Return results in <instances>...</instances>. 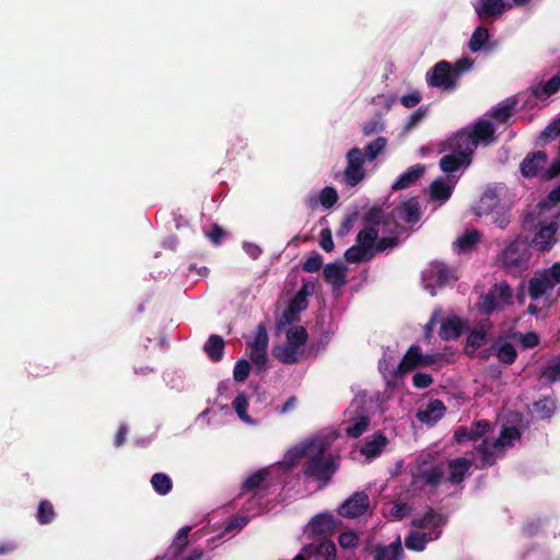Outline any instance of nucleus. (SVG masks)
Returning a JSON list of instances; mask_svg holds the SVG:
<instances>
[{
	"mask_svg": "<svg viewBox=\"0 0 560 560\" xmlns=\"http://www.w3.org/2000/svg\"><path fill=\"white\" fill-rule=\"evenodd\" d=\"M547 162V154L544 151L528 153L520 164L521 174L526 178H533L541 174Z\"/></svg>",
	"mask_w": 560,
	"mask_h": 560,
	"instance_id": "9d476101",
	"label": "nucleus"
},
{
	"mask_svg": "<svg viewBox=\"0 0 560 560\" xmlns=\"http://www.w3.org/2000/svg\"><path fill=\"white\" fill-rule=\"evenodd\" d=\"M474 66V60L468 57H463L458 59L454 65H452V73L455 80L458 82L459 78L468 72Z\"/></svg>",
	"mask_w": 560,
	"mask_h": 560,
	"instance_id": "13d9d810",
	"label": "nucleus"
},
{
	"mask_svg": "<svg viewBox=\"0 0 560 560\" xmlns=\"http://www.w3.org/2000/svg\"><path fill=\"white\" fill-rule=\"evenodd\" d=\"M553 289V284L545 271L528 281V293L533 300H537Z\"/></svg>",
	"mask_w": 560,
	"mask_h": 560,
	"instance_id": "c85d7f7f",
	"label": "nucleus"
},
{
	"mask_svg": "<svg viewBox=\"0 0 560 560\" xmlns=\"http://www.w3.org/2000/svg\"><path fill=\"white\" fill-rule=\"evenodd\" d=\"M457 183L455 175H447L446 179L439 177L430 184V198L433 201L445 202L447 201L453 192V189Z\"/></svg>",
	"mask_w": 560,
	"mask_h": 560,
	"instance_id": "9b49d317",
	"label": "nucleus"
},
{
	"mask_svg": "<svg viewBox=\"0 0 560 560\" xmlns=\"http://www.w3.org/2000/svg\"><path fill=\"white\" fill-rule=\"evenodd\" d=\"M57 514L52 503L48 500H42L36 512V520L40 525H47L55 521Z\"/></svg>",
	"mask_w": 560,
	"mask_h": 560,
	"instance_id": "ea45409f",
	"label": "nucleus"
},
{
	"mask_svg": "<svg viewBox=\"0 0 560 560\" xmlns=\"http://www.w3.org/2000/svg\"><path fill=\"white\" fill-rule=\"evenodd\" d=\"M323 266V257L319 253L313 252L311 256L303 262L302 269L305 272H317Z\"/></svg>",
	"mask_w": 560,
	"mask_h": 560,
	"instance_id": "680f3d73",
	"label": "nucleus"
},
{
	"mask_svg": "<svg viewBox=\"0 0 560 560\" xmlns=\"http://www.w3.org/2000/svg\"><path fill=\"white\" fill-rule=\"evenodd\" d=\"M498 445L492 444L489 445L486 440H483L476 448L477 452L481 455L482 464L485 465H492L493 464V448Z\"/></svg>",
	"mask_w": 560,
	"mask_h": 560,
	"instance_id": "e2e57ef3",
	"label": "nucleus"
},
{
	"mask_svg": "<svg viewBox=\"0 0 560 560\" xmlns=\"http://www.w3.org/2000/svg\"><path fill=\"white\" fill-rule=\"evenodd\" d=\"M529 245L527 241L517 236L506 244L502 249L499 259L504 269L512 272L526 267L529 259Z\"/></svg>",
	"mask_w": 560,
	"mask_h": 560,
	"instance_id": "f03ea898",
	"label": "nucleus"
},
{
	"mask_svg": "<svg viewBox=\"0 0 560 560\" xmlns=\"http://www.w3.org/2000/svg\"><path fill=\"white\" fill-rule=\"evenodd\" d=\"M444 477L441 465L423 460L411 469V486L417 489L425 487L436 488Z\"/></svg>",
	"mask_w": 560,
	"mask_h": 560,
	"instance_id": "7ed1b4c3",
	"label": "nucleus"
},
{
	"mask_svg": "<svg viewBox=\"0 0 560 560\" xmlns=\"http://www.w3.org/2000/svg\"><path fill=\"white\" fill-rule=\"evenodd\" d=\"M535 98L544 100L560 91V73L551 77L547 82L532 85L528 89Z\"/></svg>",
	"mask_w": 560,
	"mask_h": 560,
	"instance_id": "bb28decb",
	"label": "nucleus"
},
{
	"mask_svg": "<svg viewBox=\"0 0 560 560\" xmlns=\"http://www.w3.org/2000/svg\"><path fill=\"white\" fill-rule=\"evenodd\" d=\"M505 3L503 0H480L478 5H475V12L482 21L495 18L503 13Z\"/></svg>",
	"mask_w": 560,
	"mask_h": 560,
	"instance_id": "412c9836",
	"label": "nucleus"
},
{
	"mask_svg": "<svg viewBox=\"0 0 560 560\" xmlns=\"http://www.w3.org/2000/svg\"><path fill=\"white\" fill-rule=\"evenodd\" d=\"M478 307L480 312L485 315H491L495 311L500 310V302L497 301L493 293L489 290V292L481 296Z\"/></svg>",
	"mask_w": 560,
	"mask_h": 560,
	"instance_id": "603ef678",
	"label": "nucleus"
},
{
	"mask_svg": "<svg viewBox=\"0 0 560 560\" xmlns=\"http://www.w3.org/2000/svg\"><path fill=\"white\" fill-rule=\"evenodd\" d=\"M446 518L433 508H428L423 516L415 518L412 525L417 528H439L445 525Z\"/></svg>",
	"mask_w": 560,
	"mask_h": 560,
	"instance_id": "7c9ffc66",
	"label": "nucleus"
},
{
	"mask_svg": "<svg viewBox=\"0 0 560 560\" xmlns=\"http://www.w3.org/2000/svg\"><path fill=\"white\" fill-rule=\"evenodd\" d=\"M558 231V224L551 222L548 225L541 226L533 238V244L540 252L550 250L555 243V234Z\"/></svg>",
	"mask_w": 560,
	"mask_h": 560,
	"instance_id": "dca6fc26",
	"label": "nucleus"
},
{
	"mask_svg": "<svg viewBox=\"0 0 560 560\" xmlns=\"http://www.w3.org/2000/svg\"><path fill=\"white\" fill-rule=\"evenodd\" d=\"M307 557H318L323 560H336V545L332 540L323 539L318 544H308L302 548Z\"/></svg>",
	"mask_w": 560,
	"mask_h": 560,
	"instance_id": "ddd939ff",
	"label": "nucleus"
},
{
	"mask_svg": "<svg viewBox=\"0 0 560 560\" xmlns=\"http://www.w3.org/2000/svg\"><path fill=\"white\" fill-rule=\"evenodd\" d=\"M430 278L439 285L446 284L450 280L455 279L453 270L444 262H433L430 267Z\"/></svg>",
	"mask_w": 560,
	"mask_h": 560,
	"instance_id": "f704fd0d",
	"label": "nucleus"
},
{
	"mask_svg": "<svg viewBox=\"0 0 560 560\" xmlns=\"http://www.w3.org/2000/svg\"><path fill=\"white\" fill-rule=\"evenodd\" d=\"M315 439L304 441L301 444L289 450L284 457V463L289 468H293L300 459H307L312 448L314 447Z\"/></svg>",
	"mask_w": 560,
	"mask_h": 560,
	"instance_id": "b1692460",
	"label": "nucleus"
},
{
	"mask_svg": "<svg viewBox=\"0 0 560 560\" xmlns=\"http://www.w3.org/2000/svg\"><path fill=\"white\" fill-rule=\"evenodd\" d=\"M269 470L261 468L249 475L242 483V492H262L269 489L270 482L268 481Z\"/></svg>",
	"mask_w": 560,
	"mask_h": 560,
	"instance_id": "f8f14e48",
	"label": "nucleus"
},
{
	"mask_svg": "<svg viewBox=\"0 0 560 560\" xmlns=\"http://www.w3.org/2000/svg\"><path fill=\"white\" fill-rule=\"evenodd\" d=\"M424 166L422 164H416L409 167L405 173L400 174L398 179L392 185L393 190H401L413 185L423 174Z\"/></svg>",
	"mask_w": 560,
	"mask_h": 560,
	"instance_id": "a878e982",
	"label": "nucleus"
},
{
	"mask_svg": "<svg viewBox=\"0 0 560 560\" xmlns=\"http://www.w3.org/2000/svg\"><path fill=\"white\" fill-rule=\"evenodd\" d=\"M482 234L477 229L466 230V232L458 236L453 243V248L458 254L471 250L480 241Z\"/></svg>",
	"mask_w": 560,
	"mask_h": 560,
	"instance_id": "393cba45",
	"label": "nucleus"
},
{
	"mask_svg": "<svg viewBox=\"0 0 560 560\" xmlns=\"http://www.w3.org/2000/svg\"><path fill=\"white\" fill-rule=\"evenodd\" d=\"M489 32L485 26H477L468 42V48L471 52L481 50L489 40Z\"/></svg>",
	"mask_w": 560,
	"mask_h": 560,
	"instance_id": "58836bf2",
	"label": "nucleus"
},
{
	"mask_svg": "<svg viewBox=\"0 0 560 560\" xmlns=\"http://www.w3.org/2000/svg\"><path fill=\"white\" fill-rule=\"evenodd\" d=\"M490 291L493 293L497 301L500 302V306L511 303L512 289L506 282L494 284Z\"/></svg>",
	"mask_w": 560,
	"mask_h": 560,
	"instance_id": "864d4df0",
	"label": "nucleus"
},
{
	"mask_svg": "<svg viewBox=\"0 0 560 560\" xmlns=\"http://www.w3.org/2000/svg\"><path fill=\"white\" fill-rule=\"evenodd\" d=\"M378 237V230L374 226H364L357 235L355 242L370 253H374L375 242Z\"/></svg>",
	"mask_w": 560,
	"mask_h": 560,
	"instance_id": "c9c22d12",
	"label": "nucleus"
},
{
	"mask_svg": "<svg viewBox=\"0 0 560 560\" xmlns=\"http://www.w3.org/2000/svg\"><path fill=\"white\" fill-rule=\"evenodd\" d=\"M470 164L471 159H468V155L456 154L454 152L442 156L439 162L441 171L447 175H453V173L458 171L460 167L466 168Z\"/></svg>",
	"mask_w": 560,
	"mask_h": 560,
	"instance_id": "6ab92c4d",
	"label": "nucleus"
},
{
	"mask_svg": "<svg viewBox=\"0 0 560 560\" xmlns=\"http://www.w3.org/2000/svg\"><path fill=\"white\" fill-rule=\"evenodd\" d=\"M430 539L431 538H428V535L424 533L410 532L405 538V546L409 550L422 551Z\"/></svg>",
	"mask_w": 560,
	"mask_h": 560,
	"instance_id": "c03bdc74",
	"label": "nucleus"
},
{
	"mask_svg": "<svg viewBox=\"0 0 560 560\" xmlns=\"http://www.w3.org/2000/svg\"><path fill=\"white\" fill-rule=\"evenodd\" d=\"M383 218L384 210L382 206L374 205L364 212L362 220L366 223L365 226H374V229H377L383 222Z\"/></svg>",
	"mask_w": 560,
	"mask_h": 560,
	"instance_id": "09e8293b",
	"label": "nucleus"
},
{
	"mask_svg": "<svg viewBox=\"0 0 560 560\" xmlns=\"http://www.w3.org/2000/svg\"><path fill=\"white\" fill-rule=\"evenodd\" d=\"M521 432L516 427H504L501 430L500 438L497 440L495 445H504L505 441L518 440Z\"/></svg>",
	"mask_w": 560,
	"mask_h": 560,
	"instance_id": "0e129e2a",
	"label": "nucleus"
},
{
	"mask_svg": "<svg viewBox=\"0 0 560 560\" xmlns=\"http://www.w3.org/2000/svg\"><path fill=\"white\" fill-rule=\"evenodd\" d=\"M514 106H515V102H512L510 104H504L502 106L493 107L490 110L489 115L491 118H493L498 122L504 124L513 115Z\"/></svg>",
	"mask_w": 560,
	"mask_h": 560,
	"instance_id": "5fc2aeb1",
	"label": "nucleus"
},
{
	"mask_svg": "<svg viewBox=\"0 0 560 560\" xmlns=\"http://www.w3.org/2000/svg\"><path fill=\"white\" fill-rule=\"evenodd\" d=\"M386 144L387 139L382 136L368 143L363 150L366 161H374L384 151Z\"/></svg>",
	"mask_w": 560,
	"mask_h": 560,
	"instance_id": "37998d69",
	"label": "nucleus"
},
{
	"mask_svg": "<svg viewBox=\"0 0 560 560\" xmlns=\"http://www.w3.org/2000/svg\"><path fill=\"white\" fill-rule=\"evenodd\" d=\"M338 200V194L334 187L326 186L319 192V201L324 208H331Z\"/></svg>",
	"mask_w": 560,
	"mask_h": 560,
	"instance_id": "bf43d9fd",
	"label": "nucleus"
},
{
	"mask_svg": "<svg viewBox=\"0 0 560 560\" xmlns=\"http://www.w3.org/2000/svg\"><path fill=\"white\" fill-rule=\"evenodd\" d=\"M417 368H420V347L418 345H412L408 348L398 364L395 371V376L401 377Z\"/></svg>",
	"mask_w": 560,
	"mask_h": 560,
	"instance_id": "f3484780",
	"label": "nucleus"
},
{
	"mask_svg": "<svg viewBox=\"0 0 560 560\" xmlns=\"http://www.w3.org/2000/svg\"><path fill=\"white\" fill-rule=\"evenodd\" d=\"M487 342V331L483 328L472 329L466 340L465 352L472 355L477 349Z\"/></svg>",
	"mask_w": 560,
	"mask_h": 560,
	"instance_id": "e433bc0d",
	"label": "nucleus"
},
{
	"mask_svg": "<svg viewBox=\"0 0 560 560\" xmlns=\"http://www.w3.org/2000/svg\"><path fill=\"white\" fill-rule=\"evenodd\" d=\"M465 323L458 316L446 317L440 327L439 336L442 340H455L464 330Z\"/></svg>",
	"mask_w": 560,
	"mask_h": 560,
	"instance_id": "a211bd4d",
	"label": "nucleus"
},
{
	"mask_svg": "<svg viewBox=\"0 0 560 560\" xmlns=\"http://www.w3.org/2000/svg\"><path fill=\"white\" fill-rule=\"evenodd\" d=\"M491 428L488 420H477L470 427H459L454 433V440L458 444H465L469 441H477L482 438Z\"/></svg>",
	"mask_w": 560,
	"mask_h": 560,
	"instance_id": "1a4fd4ad",
	"label": "nucleus"
},
{
	"mask_svg": "<svg viewBox=\"0 0 560 560\" xmlns=\"http://www.w3.org/2000/svg\"><path fill=\"white\" fill-rule=\"evenodd\" d=\"M224 349V339L215 334L210 335L203 345V351L212 362H220L223 359Z\"/></svg>",
	"mask_w": 560,
	"mask_h": 560,
	"instance_id": "2f4dec72",
	"label": "nucleus"
},
{
	"mask_svg": "<svg viewBox=\"0 0 560 560\" xmlns=\"http://www.w3.org/2000/svg\"><path fill=\"white\" fill-rule=\"evenodd\" d=\"M346 272L347 267L337 262H329L323 269L325 281L335 288H340L346 283Z\"/></svg>",
	"mask_w": 560,
	"mask_h": 560,
	"instance_id": "5701e85b",
	"label": "nucleus"
},
{
	"mask_svg": "<svg viewBox=\"0 0 560 560\" xmlns=\"http://www.w3.org/2000/svg\"><path fill=\"white\" fill-rule=\"evenodd\" d=\"M395 210L399 218L407 223L413 224L421 219L420 205L415 197L401 202Z\"/></svg>",
	"mask_w": 560,
	"mask_h": 560,
	"instance_id": "4be33fe9",
	"label": "nucleus"
},
{
	"mask_svg": "<svg viewBox=\"0 0 560 560\" xmlns=\"http://www.w3.org/2000/svg\"><path fill=\"white\" fill-rule=\"evenodd\" d=\"M446 407L440 399L431 400L425 409L417 412V418L422 423H435L443 418Z\"/></svg>",
	"mask_w": 560,
	"mask_h": 560,
	"instance_id": "aec40b11",
	"label": "nucleus"
},
{
	"mask_svg": "<svg viewBox=\"0 0 560 560\" xmlns=\"http://www.w3.org/2000/svg\"><path fill=\"white\" fill-rule=\"evenodd\" d=\"M151 485L153 489L161 495L167 494L173 488L171 478L164 472H155L151 477Z\"/></svg>",
	"mask_w": 560,
	"mask_h": 560,
	"instance_id": "a18cd8bd",
	"label": "nucleus"
},
{
	"mask_svg": "<svg viewBox=\"0 0 560 560\" xmlns=\"http://www.w3.org/2000/svg\"><path fill=\"white\" fill-rule=\"evenodd\" d=\"M429 86L439 88L443 91H453L457 88V81L452 73V63L446 60L436 62L427 73Z\"/></svg>",
	"mask_w": 560,
	"mask_h": 560,
	"instance_id": "39448f33",
	"label": "nucleus"
},
{
	"mask_svg": "<svg viewBox=\"0 0 560 560\" xmlns=\"http://www.w3.org/2000/svg\"><path fill=\"white\" fill-rule=\"evenodd\" d=\"M346 159L347 166L343 172L345 180L348 186L354 187L365 178L366 174L363 165L366 159L364 158L363 151L358 147L350 149L347 152Z\"/></svg>",
	"mask_w": 560,
	"mask_h": 560,
	"instance_id": "423d86ee",
	"label": "nucleus"
},
{
	"mask_svg": "<svg viewBox=\"0 0 560 560\" xmlns=\"http://www.w3.org/2000/svg\"><path fill=\"white\" fill-rule=\"evenodd\" d=\"M374 257V253H370L359 244L352 245L345 253V259L350 264H359L369 261Z\"/></svg>",
	"mask_w": 560,
	"mask_h": 560,
	"instance_id": "4c0bfd02",
	"label": "nucleus"
},
{
	"mask_svg": "<svg viewBox=\"0 0 560 560\" xmlns=\"http://www.w3.org/2000/svg\"><path fill=\"white\" fill-rule=\"evenodd\" d=\"M307 331L303 326H294L287 331L288 345L299 349L307 340Z\"/></svg>",
	"mask_w": 560,
	"mask_h": 560,
	"instance_id": "49530a36",
	"label": "nucleus"
},
{
	"mask_svg": "<svg viewBox=\"0 0 560 560\" xmlns=\"http://www.w3.org/2000/svg\"><path fill=\"white\" fill-rule=\"evenodd\" d=\"M190 530H191L190 526H184L178 530V533L171 546V550L173 551L174 557L179 556L183 552V550L187 547L188 536H189Z\"/></svg>",
	"mask_w": 560,
	"mask_h": 560,
	"instance_id": "8fccbe9b",
	"label": "nucleus"
},
{
	"mask_svg": "<svg viewBox=\"0 0 560 560\" xmlns=\"http://www.w3.org/2000/svg\"><path fill=\"white\" fill-rule=\"evenodd\" d=\"M469 468H470V463L466 458H456V459L451 460L448 463V469H450V474H448V478H447L448 481L452 485L460 483L464 480Z\"/></svg>",
	"mask_w": 560,
	"mask_h": 560,
	"instance_id": "473e14b6",
	"label": "nucleus"
},
{
	"mask_svg": "<svg viewBox=\"0 0 560 560\" xmlns=\"http://www.w3.org/2000/svg\"><path fill=\"white\" fill-rule=\"evenodd\" d=\"M444 148L456 154L468 155V159L472 160L477 145L474 138L468 132V129L465 128L450 137L446 140Z\"/></svg>",
	"mask_w": 560,
	"mask_h": 560,
	"instance_id": "0eeeda50",
	"label": "nucleus"
},
{
	"mask_svg": "<svg viewBox=\"0 0 560 560\" xmlns=\"http://www.w3.org/2000/svg\"><path fill=\"white\" fill-rule=\"evenodd\" d=\"M268 334L264 324L257 326L255 338L248 345L249 358L257 374L267 369Z\"/></svg>",
	"mask_w": 560,
	"mask_h": 560,
	"instance_id": "20e7f679",
	"label": "nucleus"
},
{
	"mask_svg": "<svg viewBox=\"0 0 560 560\" xmlns=\"http://www.w3.org/2000/svg\"><path fill=\"white\" fill-rule=\"evenodd\" d=\"M373 552L374 556H381V560H401L404 556V549L401 546L400 537L398 536L396 540L389 545H375Z\"/></svg>",
	"mask_w": 560,
	"mask_h": 560,
	"instance_id": "c756f323",
	"label": "nucleus"
},
{
	"mask_svg": "<svg viewBox=\"0 0 560 560\" xmlns=\"http://www.w3.org/2000/svg\"><path fill=\"white\" fill-rule=\"evenodd\" d=\"M249 372L250 363L245 359H241L235 363L233 378L235 382L243 383L247 380Z\"/></svg>",
	"mask_w": 560,
	"mask_h": 560,
	"instance_id": "4d7b16f0",
	"label": "nucleus"
},
{
	"mask_svg": "<svg viewBox=\"0 0 560 560\" xmlns=\"http://www.w3.org/2000/svg\"><path fill=\"white\" fill-rule=\"evenodd\" d=\"M335 520L329 514H317L308 523V532L314 537H325L334 532Z\"/></svg>",
	"mask_w": 560,
	"mask_h": 560,
	"instance_id": "2eb2a0df",
	"label": "nucleus"
},
{
	"mask_svg": "<svg viewBox=\"0 0 560 560\" xmlns=\"http://www.w3.org/2000/svg\"><path fill=\"white\" fill-rule=\"evenodd\" d=\"M468 132L474 138L477 147L479 143L488 145L495 140L494 127L489 120L486 119H479L477 122H475L472 129L468 130Z\"/></svg>",
	"mask_w": 560,
	"mask_h": 560,
	"instance_id": "4468645a",
	"label": "nucleus"
},
{
	"mask_svg": "<svg viewBox=\"0 0 560 560\" xmlns=\"http://www.w3.org/2000/svg\"><path fill=\"white\" fill-rule=\"evenodd\" d=\"M558 176H560V159L553 161L551 165L540 174V177L544 180H550Z\"/></svg>",
	"mask_w": 560,
	"mask_h": 560,
	"instance_id": "774afa93",
	"label": "nucleus"
},
{
	"mask_svg": "<svg viewBox=\"0 0 560 560\" xmlns=\"http://www.w3.org/2000/svg\"><path fill=\"white\" fill-rule=\"evenodd\" d=\"M541 378L548 384H553L560 380V353L545 366Z\"/></svg>",
	"mask_w": 560,
	"mask_h": 560,
	"instance_id": "79ce46f5",
	"label": "nucleus"
},
{
	"mask_svg": "<svg viewBox=\"0 0 560 560\" xmlns=\"http://www.w3.org/2000/svg\"><path fill=\"white\" fill-rule=\"evenodd\" d=\"M370 506L369 495L364 491L353 493L338 509L342 517L354 518L365 514Z\"/></svg>",
	"mask_w": 560,
	"mask_h": 560,
	"instance_id": "6e6552de",
	"label": "nucleus"
},
{
	"mask_svg": "<svg viewBox=\"0 0 560 560\" xmlns=\"http://www.w3.org/2000/svg\"><path fill=\"white\" fill-rule=\"evenodd\" d=\"M370 418L368 416H359L350 420L349 425L346 428L348 436L357 439L361 436L369 428Z\"/></svg>",
	"mask_w": 560,
	"mask_h": 560,
	"instance_id": "a19ab883",
	"label": "nucleus"
},
{
	"mask_svg": "<svg viewBox=\"0 0 560 560\" xmlns=\"http://www.w3.org/2000/svg\"><path fill=\"white\" fill-rule=\"evenodd\" d=\"M433 383V377L428 373L417 372L412 376V385L416 388L424 389Z\"/></svg>",
	"mask_w": 560,
	"mask_h": 560,
	"instance_id": "338daca9",
	"label": "nucleus"
},
{
	"mask_svg": "<svg viewBox=\"0 0 560 560\" xmlns=\"http://www.w3.org/2000/svg\"><path fill=\"white\" fill-rule=\"evenodd\" d=\"M328 443L324 439H315L314 447L308 457L302 464V474L314 481H318L319 488H325L338 470V464L332 455H327Z\"/></svg>",
	"mask_w": 560,
	"mask_h": 560,
	"instance_id": "f257e3e1",
	"label": "nucleus"
},
{
	"mask_svg": "<svg viewBox=\"0 0 560 560\" xmlns=\"http://www.w3.org/2000/svg\"><path fill=\"white\" fill-rule=\"evenodd\" d=\"M495 350L497 358L504 364H512L517 358V352L514 346L502 339H498L497 342L491 347Z\"/></svg>",
	"mask_w": 560,
	"mask_h": 560,
	"instance_id": "72a5a7b5",
	"label": "nucleus"
},
{
	"mask_svg": "<svg viewBox=\"0 0 560 560\" xmlns=\"http://www.w3.org/2000/svg\"><path fill=\"white\" fill-rule=\"evenodd\" d=\"M232 406L241 420L252 423V418L247 413L248 399L244 393H240L233 400Z\"/></svg>",
	"mask_w": 560,
	"mask_h": 560,
	"instance_id": "3c124183",
	"label": "nucleus"
},
{
	"mask_svg": "<svg viewBox=\"0 0 560 560\" xmlns=\"http://www.w3.org/2000/svg\"><path fill=\"white\" fill-rule=\"evenodd\" d=\"M338 542L345 549H352L359 544V538L353 532H343L339 535Z\"/></svg>",
	"mask_w": 560,
	"mask_h": 560,
	"instance_id": "69168bd1",
	"label": "nucleus"
},
{
	"mask_svg": "<svg viewBox=\"0 0 560 560\" xmlns=\"http://www.w3.org/2000/svg\"><path fill=\"white\" fill-rule=\"evenodd\" d=\"M534 410L541 419H550L556 410V401L550 397H544L534 402Z\"/></svg>",
	"mask_w": 560,
	"mask_h": 560,
	"instance_id": "de8ad7c7",
	"label": "nucleus"
},
{
	"mask_svg": "<svg viewBox=\"0 0 560 560\" xmlns=\"http://www.w3.org/2000/svg\"><path fill=\"white\" fill-rule=\"evenodd\" d=\"M387 443L386 435L383 432H377L364 442L360 452L368 458H374L382 453Z\"/></svg>",
	"mask_w": 560,
	"mask_h": 560,
	"instance_id": "cd10ccee",
	"label": "nucleus"
},
{
	"mask_svg": "<svg viewBox=\"0 0 560 560\" xmlns=\"http://www.w3.org/2000/svg\"><path fill=\"white\" fill-rule=\"evenodd\" d=\"M298 349L292 346H285L273 351V355L284 364H293L298 361Z\"/></svg>",
	"mask_w": 560,
	"mask_h": 560,
	"instance_id": "6e6d98bb",
	"label": "nucleus"
},
{
	"mask_svg": "<svg viewBox=\"0 0 560 560\" xmlns=\"http://www.w3.org/2000/svg\"><path fill=\"white\" fill-rule=\"evenodd\" d=\"M513 338L518 340L523 348L530 349L539 343V337L536 332L529 331L526 334L515 332Z\"/></svg>",
	"mask_w": 560,
	"mask_h": 560,
	"instance_id": "052dcab7",
	"label": "nucleus"
}]
</instances>
